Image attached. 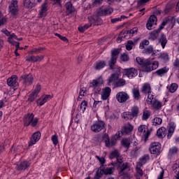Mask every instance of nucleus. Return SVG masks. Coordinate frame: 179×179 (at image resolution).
<instances>
[{"mask_svg": "<svg viewBox=\"0 0 179 179\" xmlns=\"http://www.w3.org/2000/svg\"><path fill=\"white\" fill-rule=\"evenodd\" d=\"M9 13L13 15V16H16L17 12H19V6L17 5V0H12L11 3L8 6Z\"/></svg>", "mask_w": 179, "mask_h": 179, "instance_id": "ddd939ff", "label": "nucleus"}, {"mask_svg": "<svg viewBox=\"0 0 179 179\" xmlns=\"http://www.w3.org/2000/svg\"><path fill=\"white\" fill-rule=\"evenodd\" d=\"M24 127H37V124H38V118L34 117V114L33 113H27L24 116Z\"/></svg>", "mask_w": 179, "mask_h": 179, "instance_id": "20e7f679", "label": "nucleus"}, {"mask_svg": "<svg viewBox=\"0 0 179 179\" xmlns=\"http://www.w3.org/2000/svg\"><path fill=\"white\" fill-rule=\"evenodd\" d=\"M113 10L111 7L107 6H103L97 10V16H108L111 15Z\"/></svg>", "mask_w": 179, "mask_h": 179, "instance_id": "9d476101", "label": "nucleus"}, {"mask_svg": "<svg viewBox=\"0 0 179 179\" xmlns=\"http://www.w3.org/2000/svg\"><path fill=\"white\" fill-rule=\"evenodd\" d=\"M51 141L55 146H57L59 143L58 136L57 134L52 135L51 137Z\"/></svg>", "mask_w": 179, "mask_h": 179, "instance_id": "864d4df0", "label": "nucleus"}, {"mask_svg": "<svg viewBox=\"0 0 179 179\" xmlns=\"http://www.w3.org/2000/svg\"><path fill=\"white\" fill-rule=\"evenodd\" d=\"M44 59V57L43 55H37V56H29L26 57V61L28 62H41Z\"/></svg>", "mask_w": 179, "mask_h": 179, "instance_id": "4be33fe9", "label": "nucleus"}, {"mask_svg": "<svg viewBox=\"0 0 179 179\" xmlns=\"http://www.w3.org/2000/svg\"><path fill=\"white\" fill-rule=\"evenodd\" d=\"M159 43H161L162 48L166 47V45L167 44V38L166 37V35L164 34H162L161 37L159 38Z\"/></svg>", "mask_w": 179, "mask_h": 179, "instance_id": "e433bc0d", "label": "nucleus"}, {"mask_svg": "<svg viewBox=\"0 0 179 179\" xmlns=\"http://www.w3.org/2000/svg\"><path fill=\"white\" fill-rule=\"evenodd\" d=\"M103 174L105 176H108L113 174L114 173V168L113 167H107L103 165Z\"/></svg>", "mask_w": 179, "mask_h": 179, "instance_id": "473e14b6", "label": "nucleus"}, {"mask_svg": "<svg viewBox=\"0 0 179 179\" xmlns=\"http://www.w3.org/2000/svg\"><path fill=\"white\" fill-rule=\"evenodd\" d=\"M48 6V1H45L44 3L42 5L41 10L39 13L40 17H45V16H47V10L48 9L47 8Z\"/></svg>", "mask_w": 179, "mask_h": 179, "instance_id": "a878e982", "label": "nucleus"}, {"mask_svg": "<svg viewBox=\"0 0 179 179\" xmlns=\"http://www.w3.org/2000/svg\"><path fill=\"white\" fill-rule=\"evenodd\" d=\"M122 115L124 120H134V118L131 112H124Z\"/></svg>", "mask_w": 179, "mask_h": 179, "instance_id": "a19ab883", "label": "nucleus"}, {"mask_svg": "<svg viewBox=\"0 0 179 179\" xmlns=\"http://www.w3.org/2000/svg\"><path fill=\"white\" fill-rule=\"evenodd\" d=\"M156 23H157V17H156V15H151L148 19L146 24L148 30H151L152 27L155 26Z\"/></svg>", "mask_w": 179, "mask_h": 179, "instance_id": "412c9836", "label": "nucleus"}, {"mask_svg": "<svg viewBox=\"0 0 179 179\" xmlns=\"http://www.w3.org/2000/svg\"><path fill=\"white\" fill-rule=\"evenodd\" d=\"M7 84L10 87H17V86H19V83H17V76H12L10 78H8Z\"/></svg>", "mask_w": 179, "mask_h": 179, "instance_id": "aec40b11", "label": "nucleus"}, {"mask_svg": "<svg viewBox=\"0 0 179 179\" xmlns=\"http://www.w3.org/2000/svg\"><path fill=\"white\" fill-rule=\"evenodd\" d=\"M141 92L143 93V94H148V97H149V96H153V94H152V87L149 83H144Z\"/></svg>", "mask_w": 179, "mask_h": 179, "instance_id": "6ab92c4d", "label": "nucleus"}, {"mask_svg": "<svg viewBox=\"0 0 179 179\" xmlns=\"http://www.w3.org/2000/svg\"><path fill=\"white\" fill-rule=\"evenodd\" d=\"M166 24H168L169 27H171V29H173L174 27V25L176 24V18L173 17L165 18L159 26V31L163 30V29H164V26H166Z\"/></svg>", "mask_w": 179, "mask_h": 179, "instance_id": "1a4fd4ad", "label": "nucleus"}, {"mask_svg": "<svg viewBox=\"0 0 179 179\" xmlns=\"http://www.w3.org/2000/svg\"><path fill=\"white\" fill-rule=\"evenodd\" d=\"M146 45H149V41L143 40L141 43H140L139 48L141 50H143L145 49Z\"/></svg>", "mask_w": 179, "mask_h": 179, "instance_id": "5fc2aeb1", "label": "nucleus"}, {"mask_svg": "<svg viewBox=\"0 0 179 179\" xmlns=\"http://www.w3.org/2000/svg\"><path fill=\"white\" fill-rule=\"evenodd\" d=\"M174 131H176V123H174V122H171L168 124V139H170V138L173 136Z\"/></svg>", "mask_w": 179, "mask_h": 179, "instance_id": "393cba45", "label": "nucleus"}, {"mask_svg": "<svg viewBox=\"0 0 179 179\" xmlns=\"http://www.w3.org/2000/svg\"><path fill=\"white\" fill-rule=\"evenodd\" d=\"M41 138V133L40 131L35 132L32 137L30 139L29 146H33V145H36L38 141H40V138Z\"/></svg>", "mask_w": 179, "mask_h": 179, "instance_id": "f3484780", "label": "nucleus"}, {"mask_svg": "<svg viewBox=\"0 0 179 179\" xmlns=\"http://www.w3.org/2000/svg\"><path fill=\"white\" fill-rule=\"evenodd\" d=\"M141 166H136V179H141V177L143 176V171L141 169Z\"/></svg>", "mask_w": 179, "mask_h": 179, "instance_id": "37998d69", "label": "nucleus"}, {"mask_svg": "<svg viewBox=\"0 0 179 179\" xmlns=\"http://www.w3.org/2000/svg\"><path fill=\"white\" fill-rule=\"evenodd\" d=\"M31 164L29 161H22L16 165L15 169L18 171H24V170H27L28 167H30Z\"/></svg>", "mask_w": 179, "mask_h": 179, "instance_id": "dca6fc26", "label": "nucleus"}, {"mask_svg": "<svg viewBox=\"0 0 179 179\" xmlns=\"http://www.w3.org/2000/svg\"><path fill=\"white\" fill-rule=\"evenodd\" d=\"M103 84L104 80L103 79V77L99 76L92 80L90 85V87H92L94 92L96 93V94H99V93L101 92V87Z\"/></svg>", "mask_w": 179, "mask_h": 179, "instance_id": "7ed1b4c3", "label": "nucleus"}, {"mask_svg": "<svg viewBox=\"0 0 179 179\" xmlns=\"http://www.w3.org/2000/svg\"><path fill=\"white\" fill-rule=\"evenodd\" d=\"M132 94L134 100H141V93L139 92V90L137 88L133 89Z\"/></svg>", "mask_w": 179, "mask_h": 179, "instance_id": "4c0bfd02", "label": "nucleus"}, {"mask_svg": "<svg viewBox=\"0 0 179 179\" xmlns=\"http://www.w3.org/2000/svg\"><path fill=\"white\" fill-rule=\"evenodd\" d=\"M138 33V28L134 27L132 29L128 30L127 34H136Z\"/></svg>", "mask_w": 179, "mask_h": 179, "instance_id": "e2e57ef3", "label": "nucleus"}, {"mask_svg": "<svg viewBox=\"0 0 179 179\" xmlns=\"http://www.w3.org/2000/svg\"><path fill=\"white\" fill-rule=\"evenodd\" d=\"M131 115L135 118V117H138V115L139 114V108L138 106H134L131 108Z\"/></svg>", "mask_w": 179, "mask_h": 179, "instance_id": "a18cd8bd", "label": "nucleus"}, {"mask_svg": "<svg viewBox=\"0 0 179 179\" xmlns=\"http://www.w3.org/2000/svg\"><path fill=\"white\" fill-rule=\"evenodd\" d=\"M66 10L67 15H71V13H73V12H75V8L72 5V3L67 2L66 3Z\"/></svg>", "mask_w": 179, "mask_h": 179, "instance_id": "c85d7f7f", "label": "nucleus"}, {"mask_svg": "<svg viewBox=\"0 0 179 179\" xmlns=\"http://www.w3.org/2000/svg\"><path fill=\"white\" fill-rule=\"evenodd\" d=\"M20 80L24 87L31 86L34 82V77L31 74H24L21 76Z\"/></svg>", "mask_w": 179, "mask_h": 179, "instance_id": "6e6552de", "label": "nucleus"}, {"mask_svg": "<svg viewBox=\"0 0 179 179\" xmlns=\"http://www.w3.org/2000/svg\"><path fill=\"white\" fill-rule=\"evenodd\" d=\"M124 76L129 78V79H132L135 76H138V70L135 68L124 69L123 72Z\"/></svg>", "mask_w": 179, "mask_h": 179, "instance_id": "4468645a", "label": "nucleus"}, {"mask_svg": "<svg viewBox=\"0 0 179 179\" xmlns=\"http://www.w3.org/2000/svg\"><path fill=\"white\" fill-rule=\"evenodd\" d=\"M122 145L124 148H129L131 141L128 138H124L122 141Z\"/></svg>", "mask_w": 179, "mask_h": 179, "instance_id": "603ef678", "label": "nucleus"}, {"mask_svg": "<svg viewBox=\"0 0 179 179\" xmlns=\"http://www.w3.org/2000/svg\"><path fill=\"white\" fill-rule=\"evenodd\" d=\"M52 99L51 95H45L43 96L41 99H38L36 103L38 106H44L47 101H50Z\"/></svg>", "mask_w": 179, "mask_h": 179, "instance_id": "5701e85b", "label": "nucleus"}, {"mask_svg": "<svg viewBox=\"0 0 179 179\" xmlns=\"http://www.w3.org/2000/svg\"><path fill=\"white\" fill-rule=\"evenodd\" d=\"M162 122H163V120L160 117H155L152 120V124L155 127H157V125H162Z\"/></svg>", "mask_w": 179, "mask_h": 179, "instance_id": "8fccbe9b", "label": "nucleus"}, {"mask_svg": "<svg viewBox=\"0 0 179 179\" xmlns=\"http://www.w3.org/2000/svg\"><path fill=\"white\" fill-rule=\"evenodd\" d=\"M111 93V88L106 87L103 89V93L101 94L102 100H107L108 97H110V94Z\"/></svg>", "mask_w": 179, "mask_h": 179, "instance_id": "bb28decb", "label": "nucleus"}, {"mask_svg": "<svg viewBox=\"0 0 179 179\" xmlns=\"http://www.w3.org/2000/svg\"><path fill=\"white\" fill-rule=\"evenodd\" d=\"M95 157L96 159H97L99 163H101V166H103V164L106 163V159L104 158V157H99L98 155H96Z\"/></svg>", "mask_w": 179, "mask_h": 179, "instance_id": "0e129e2a", "label": "nucleus"}, {"mask_svg": "<svg viewBox=\"0 0 179 179\" xmlns=\"http://www.w3.org/2000/svg\"><path fill=\"white\" fill-rule=\"evenodd\" d=\"M86 107H87V102L86 101H83L80 106L82 113H85V111H86Z\"/></svg>", "mask_w": 179, "mask_h": 179, "instance_id": "6e6d98bb", "label": "nucleus"}, {"mask_svg": "<svg viewBox=\"0 0 179 179\" xmlns=\"http://www.w3.org/2000/svg\"><path fill=\"white\" fill-rule=\"evenodd\" d=\"M150 117V111L145 110L143 113L142 120L143 121H148Z\"/></svg>", "mask_w": 179, "mask_h": 179, "instance_id": "79ce46f5", "label": "nucleus"}, {"mask_svg": "<svg viewBox=\"0 0 179 179\" xmlns=\"http://www.w3.org/2000/svg\"><path fill=\"white\" fill-rule=\"evenodd\" d=\"M44 50H45V48H34L29 52V54H40Z\"/></svg>", "mask_w": 179, "mask_h": 179, "instance_id": "c03bdc74", "label": "nucleus"}, {"mask_svg": "<svg viewBox=\"0 0 179 179\" xmlns=\"http://www.w3.org/2000/svg\"><path fill=\"white\" fill-rule=\"evenodd\" d=\"M90 128L92 132H95V134H97L98 132H101V131H103V129L106 128V123L104 122V121L98 120L94 122L91 125Z\"/></svg>", "mask_w": 179, "mask_h": 179, "instance_id": "0eeeda50", "label": "nucleus"}, {"mask_svg": "<svg viewBox=\"0 0 179 179\" xmlns=\"http://www.w3.org/2000/svg\"><path fill=\"white\" fill-rule=\"evenodd\" d=\"M119 78H120V73H113L109 78L108 83H112V82H117Z\"/></svg>", "mask_w": 179, "mask_h": 179, "instance_id": "58836bf2", "label": "nucleus"}, {"mask_svg": "<svg viewBox=\"0 0 179 179\" xmlns=\"http://www.w3.org/2000/svg\"><path fill=\"white\" fill-rule=\"evenodd\" d=\"M110 159H117V171H119L120 176H128L129 173V164L128 162H123L122 159L120 157V152L115 150L110 153Z\"/></svg>", "mask_w": 179, "mask_h": 179, "instance_id": "f257e3e1", "label": "nucleus"}, {"mask_svg": "<svg viewBox=\"0 0 179 179\" xmlns=\"http://www.w3.org/2000/svg\"><path fill=\"white\" fill-rule=\"evenodd\" d=\"M40 92H41V85L37 84L34 87L33 93H35V94L38 95V93H40Z\"/></svg>", "mask_w": 179, "mask_h": 179, "instance_id": "bf43d9fd", "label": "nucleus"}, {"mask_svg": "<svg viewBox=\"0 0 179 179\" xmlns=\"http://www.w3.org/2000/svg\"><path fill=\"white\" fill-rule=\"evenodd\" d=\"M138 132L142 135V140L145 142L148 141L150 134H152V129L148 128V126L141 124L138 128Z\"/></svg>", "mask_w": 179, "mask_h": 179, "instance_id": "39448f33", "label": "nucleus"}, {"mask_svg": "<svg viewBox=\"0 0 179 179\" xmlns=\"http://www.w3.org/2000/svg\"><path fill=\"white\" fill-rule=\"evenodd\" d=\"M169 72V68L167 67H164L162 69H158L157 71H155L156 75L158 76H163L165 73H167Z\"/></svg>", "mask_w": 179, "mask_h": 179, "instance_id": "f704fd0d", "label": "nucleus"}, {"mask_svg": "<svg viewBox=\"0 0 179 179\" xmlns=\"http://www.w3.org/2000/svg\"><path fill=\"white\" fill-rule=\"evenodd\" d=\"M162 30L159 31V28L153 31L152 32H151V34H150L149 36V40H151V41H155V40H156L159 36V33H160Z\"/></svg>", "mask_w": 179, "mask_h": 179, "instance_id": "2f4dec72", "label": "nucleus"}, {"mask_svg": "<svg viewBox=\"0 0 179 179\" xmlns=\"http://www.w3.org/2000/svg\"><path fill=\"white\" fill-rule=\"evenodd\" d=\"M6 23V18L2 16V14L0 13V26H3Z\"/></svg>", "mask_w": 179, "mask_h": 179, "instance_id": "69168bd1", "label": "nucleus"}, {"mask_svg": "<svg viewBox=\"0 0 179 179\" xmlns=\"http://www.w3.org/2000/svg\"><path fill=\"white\" fill-rule=\"evenodd\" d=\"M24 6L27 9H31L36 6V4L30 0H23Z\"/></svg>", "mask_w": 179, "mask_h": 179, "instance_id": "72a5a7b5", "label": "nucleus"}, {"mask_svg": "<svg viewBox=\"0 0 179 179\" xmlns=\"http://www.w3.org/2000/svg\"><path fill=\"white\" fill-rule=\"evenodd\" d=\"M127 85V81L122 78H119L115 82V85L116 87H122Z\"/></svg>", "mask_w": 179, "mask_h": 179, "instance_id": "c9c22d12", "label": "nucleus"}, {"mask_svg": "<svg viewBox=\"0 0 179 179\" xmlns=\"http://www.w3.org/2000/svg\"><path fill=\"white\" fill-rule=\"evenodd\" d=\"M121 61H122V62H127L128 61H129V56H128V55L127 53H123L121 56Z\"/></svg>", "mask_w": 179, "mask_h": 179, "instance_id": "13d9d810", "label": "nucleus"}, {"mask_svg": "<svg viewBox=\"0 0 179 179\" xmlns=\"http://www.w3.org/2000/svg\"><path fill=\"white\" fill-rule=\"evenodd\" d=\"M106 66V62L104 61H98L94 64V68L96 71H100V69H103Z\"/></svg>", "mask_w": 179, "mask_h": 179, "instance_id": "cd10ccee", "label": "nucleus"}, {"mask_svg": "<svg viewBox=\"0 0 179 179\" xmlns=\"http://www.w3.org/2000/svg\"><path fill=\"white\" fill-rule=\"evenodd\" d=\"M92 26V23L85 24L83 27H79L78 30L80 33H83L85 30H87L89 27Z\"/></svg>", "mask_w": 179, "mask_h": 179, "instance_id": "09e8293b", "label": "nucleus"}, {"mask_svg": "<svg viewBox=\"0 0 179 179\" xmlns=\"http://www.w3.org/2000/svg\"><path fill=\"white\" fill-rule=\"evenodd\" d=\"M148 159H149L148 156L143 157L142 158L140 159V162L139 163H138L137 166H138L139 167H142L143 165L146 163Z\"/></svg>", "mask_w": 179, "mask_h": 179, "instance_id": "49530a36", "label": "nucleus"}, {"mask_svg": "<svg viewBox=\"0 0 179 179\" xmlns=\"http://www.w3.org/2000/svg\"><path fill=\"white\" fill-rule=\"evenodd\" d=\"M118 55H120V49H115L111 52V57L109 62L110 69H114V65H115L117 62V58H118Z\"/></svg>", "mask_w": 179, "mask_h": 179, "instance_id": "9b49d317", "label": "nucleus"}, {"mask_svg": "<svg viewBox=\"0 0 179 179\" xmlns=\"http://www.w3.org/2000/svg\"><path fill=\"white\" fill-rule=\"evenodd\" d=\"M134 44V43L132 41H127V43L126 45V49L127 50V51H131V50H132Z\"/></svg>", "mask_w": 179, "mask_h": 179, "instance_id": "4d7b16f0", "label": "nucleus"}, {"mask_svg": "<svg viewBox=\"0 0 179 179\" xmlns=\"http://www.w3.org/2000/svg\"><path fill=\"white\" fill-rule=\"evenodd\" d=\"M37 96H38L37 94L32 92L30 95L28 99L29 101H34V100H36V99H37Z\"/></svg>", "mask_w": 179, "mask_h": 179, "instance_id": "052dcab7", "label": "nucleus"}, {"mask_svg": "<svg viewBox=\"0 0 179 179\" xmlns=\"http://www.w3.org/2000/svg\"><path fill=\"white\" fill-rule=\"evenodd\" d=\"M178 153V148H177L176 146H173L169 149L168 156L169 157H174V156H176V155H177Z\"/></svg>", "mask_w": 179, "mask_h": 179, "instance_id": "7c9ffc66", "label": "nucleus"}, {"mask_svg": "<svg viewBox=\"0 0 179 179\" xmlns=\"http://www.w3.org/2000/svg\"><path fill=\"white\" fill-rule=\"evenodd\" d=\"M94 141L95 142H101V141H103V137L101 135H96L95 137H94Z\"/></svg>", "mask_w": 179, "mask_h": 179, "instance_id": "338daca9", "label": "nucleus"}, {"mask_svg": "<svg viewBox=\"0 0 179 179\" xmlns=\"http://www.w3.org/2000/svg\"><path fill=\"white\" fill-rule=\"evenodd\" d=\"M13 40H15L13 38H10V37L8 38V43H10V44H11L12 45H15L16 47L17 50H19V44L20 43Z\"/></svg>", "mask_w": 179, "mask_h": 179, "instance_id": "de8ad7c7", "label": "nucleus"}, {"mask_svg": "<svg viewBox=\"0 0 179 179\" xmlns=\"http://www.w3.org/2000/svg\"><path fill=\"white\" fill-rule=\"evenodd\" d=\"M147 104H149L154 110H160L162 108V103L155 99L153 95H149L146 99Z\"/></svg>", "mask_w": 179, "mask_h": 179, "instance_id": "423d86ee", "label": "nucleus"}, {"mask_svg": "<svg viewBox=\"0 0 179 179\" xmlns=\"http://www.w3.org/2000/svg\"><path fill=\"white\" fill-rule=\"evenodd\" d=\"M166 134H167V129L165 127H161L157 131L158 138H164Z\"/></svg>", "mask_w": 179, "mask_h": 179, "instance_id": "c756f323", "label": "nucleus"}, {"mask_svg": "<svg viewBox=\"0 0 179 179\" xmlns=\"http://www.w3.org/2000/svg\"><path fill=\"white\" fill-rule=\"evenodd\" d=\"M150 152L152 155H160L162 152V145H160V143H152L150 145Z\"/></svg>", "mask_w": 179, "mask_h": 179, "instance_id": "f8f14e48", "label": "nucleus"}, {"mask_svg": "<svg viewBox=\"0 0 179 179\" xmlns=\"http://www.w3.org/2000/svg\"><path fill=\"white\" fill-rule=\"evenodd\" d=\"M145 52L147 55L152 54V55H155V52H153V47L149 46L145 50Z\"/></svg>", "mask_w": 179, "mask_h": 179, "instance_id": "680f3d73", "label": "nucleus"}, {"mask_svg": "<svg viewBox=\"0 0 179 179\" xmlns=\"http://www.w3.org/2000/svg\"><path fill=\"white\" fill-rule=\"evenodd\" d=\"M177 89H178V85L176 83H173L169 87V92L171 93H174Z\"/></svg>", "mask_w": 179, "mask_h": 179, "instance_id": "3c124183", "label": "nucleus"}, {"mask_svg": "<svg viewBox=\"0 0 179 179\" xmlns=\"http://www.w3.org/2000/svg\"><path fill=\"white\" fill-rule=\"evenodd\" d=\"M136 62L141 65L145 72H152L159 68V62H150V59H143L142 57H136Z\"/></svg>", "mask_w": 179, "mask_h": 179, "instance_id": "f03ea898", "label": "nucleus"}, {"mask_svg": "<svg viewBox=\"0 0 179 179\" xmlns=\"http://www.w3.org/2000/svg\"><path fill=\"white\" fill-rule=\"evenodd\" d=\"M134 126L129 123H127L122 128L121 132L122 135H128V134H131V132H132Z\"/></svg>", "mask_w": 179, "mask_h": 179, "instance_id": "b1692460", "label": "nucleus"}, {"mask_svg": "<svg viewBox=\"0 0 179 179\" xmlns=\"http://www.w3.org/2000/svg\"><path fill=\"white\" fill-rule=\"evenodd\" d=\"M103 138L105 139V145L106 148H113V146H115V145H117V138H112L109 139L108 136L106 135Z\"/></svg>", "mask_w": 179, "mask_h": 179, "instance_id": "a211bd4d", "label": "nucleus"}, {"mask_svg": "<svg viewBox=\"0 0 179 179\" xmlns=\"http://www.w3.org/2000/svg\"><path fill=\"white\" fill-rule=\"evenodd\" d=\"M104 174L103 170V165H101L97 170L96 175L94 177V179H100L101 176Z\"/></svg>", "mask_w": 179, "mask_h": 179, "instance_id": "ea45409f", "label": "nucleus"}, {"mask_svg": "<svg viewBox=\"0 0 179 179\" xmlns=\"http://www.w3.org/2000/svg\"><path fill=\"white\" fill-rule=\"evenodd\" d=\"M116 100L118 103H125L129 100V95L125 92H120L116 94Z\"/></svg>", "mask_w": 179, "mask_h": 179, "instance_id": "2eb2a0df", "label": "nucleus"}, {"mask_svg": "<svg viewBox=\"0 0 179 179\" xmlns=\"http://www.w3.org/2000/svg\"><path fill=\"white\" fill-rule=\"evenodd\" d=\"M160 58L164 61H169V55H167V53H163L161 55Z\"/></svg>", "mask_w": 179, "mask_h": 179, "instance_id": "774afa93", "label": "nucleus"}]
</instances>
